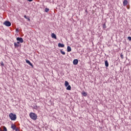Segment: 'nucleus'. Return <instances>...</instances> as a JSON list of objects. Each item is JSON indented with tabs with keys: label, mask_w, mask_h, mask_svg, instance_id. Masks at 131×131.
Segmentation results:
<instances>
[{
	"label": "nucleus",
	"mask_w": 131,
	"mask_h": 131,
	"mask_svg": "<svg viewBox=\"0 0 131 131\" xmlns=\"http://www.w3.org/2000/svg\"><path fill=\"white\" fill-rule=\"evenodd\" d=\"M67 52H71V47L68 46L67 47Z\"/></svg>",
	"instance_id": "ddd939ff"
},
{
	"label": "nucleus",
	"mask_w": 131,
	"mask_h": 131,
	"mask_svg": "<svg viewBox=\"0 0 131 131\" xmlns=\"http://www.w3.org/2000/svg\"><path fill=\"white\" fill-rule=\"evenodd\" d=\"M14 48H15V49H17V48H19V45L17 44V43H16V42H15L14 43Z\"/></svg>",
	"instance_id": "9b49d317"
},
{
	"label": "nucleus",
	"mask_w": 131,
	"mask_h": 131,
	"mask_svg": "<svg viewBox=\"0 0 131 131\" xmlns=\"http://www.w3.org/2000/svg\"><path fill=\"white\" fill-rule=\"evenodd\" d=\"M128 39L130 41L131 40V37L130 36L128 37Z\"/></svg>",
	"instance_id": "a878e982"
},
{
	"label": "nucleus",
	"mask_w": 131,
	"mask_h": 131,
	"mask_svg": "<svg viewBox=\"0 0 131 131\" xmlns=\"http://www.w3.org/2000/svg\"><path fill=\"white\" fill-rule=\"evenodd\" d=\"M28 2H33V0H27Z\"/></svg>",
	"instance_id": "cd10ccee"
},
{
	"label": "nucleus",
	"mask_w": 131,
	"mask_h": 131,
	"mask_svg": "<svg viewBox=\"0 0 131 131\" xmlns=\"http://www.w3.org/2000/svg\"><path fill=\"white\" fill-rule=\"evenodd\" d=\"M16 128L17 127L16 126V125H15V124H11V128L13 129V130H15Z\"/></svg>",
	"instance_id": "423d86ee"
},
{
	"label": "nucleus",
	"mask_w": 131,
	"mask_h": 131,
	"mask_svg": "<svg viewBox=\"0 0 131 131\" xmlns=\"http://www.w3.org/2000/svg\"><path fill=\"white\" fill-rule=\"evenodd\" d=\"M102 27L103 29H105L106 28V24H103L102 25Z\"/></svg>",
	"instance_id": "6ab92c4d"
},
{
	"label": "nucleus",
	"mask_w": 131,
	"mask_h": 131,
	"mask_svg": "<svg viewBox=\"0 0 131 131\" xmlns=\"http://www.w3.org/2000/svg\"><path fill=\"white\" fill-rule=\"evenodd\" d=\"M1 66H3L4 67V66H5V64H4V62L3 61H2L1 62Z\"/></svg>",
	"instance_id": "4be33fe9"
},
{
	"label": "nucleus",
	"mask_w": 131,
	"mask_h": 131,
	"mask_svg": "<svg viewBox=\"0 0 131 131\" xmlns=\"http://www.w3.org/2000/svg\"><path fill=\"white\" fill-rule=\"evenodd\" d=\"M36 108H37V106H36Z\"/></svg>",
	"instance_id": "c756f323"
},
{
	"label": "nucleus",
	"mask_w": 131,
	"mask_h": 131,
	"mask_svg": "<svg viewBox=\"0 0 131 131\" xmlns=\"http://www.w3.org/2000/svg\"><path fill=\"white\" fill-rule=\"evenodd\" d=\"M3 131H8V129H7V127H6V126H4L3 127Z\"/></svg>",
	"instance_id": "a211bd4d"
},
{
	"label": "nucleus",
	"mask_w": 131,
	"mask_h": 131,
	"mask_svg": "<svg viewBox=\"0 0 131 131\" xmlns=\"http://www.w3.org/2000/svg\"><path fill=\"white\" fill-rule=\"evenodd\" d=\"M64 85L65 86H68V85H69V82H68V81H66Z\"/></svg>",
	"instance_id": "dca6fc26"
},
{
	"label": "nucleus",
	"mask_w": 131,
	"mask_h": 131,
	"mask_svg": "<svg viewBox=\"0 0 131 131\" xmlns=\"http://www.w3.org/2000/svg\"><path fill=\"white\" fill-rule=\"evenodd\" d=\"M4 25H5V26H7V27H10L12 25V24H11V22L6 20L3 23Z\"/></svg>",
	"instance_id": "7ed1b4c3"
},
{
	"label": "nucleus",
	"mask_w": 131,
	"mask_h": 131,
	"mask_svg": "<svg viewBox=\"0 0 131 131\" xmlns=\"http://www.w3.org/2000/svg\"><path fill=\"white\" fill-rule=\"evenodd\" d=\"M24 18H25V19H27V20H28V21H30V18H29V17L26 16V15H24Z\"/></svg>",
	"instance_id": "f3484780"
},
{
	"label": "nucleus",
	"mask_w": 131,
	"mask_h": 131,
	"mask_svg": "<svg viewBox=\"0 0 131 131\" xmlns=\"http://www.w3.org/2000/svg\"><path fill=\"white\" fill-rule=\"evenodd\" d=\"M85 12H88V11H87V10H85Z\"/></svg>",
	"instance_id": "7c9ffc66"
},
{
	"label": "nucleus",
	"mask_w": 131,
	"mask_h": 131,
	"mask_svg": "<svg viewBox=\"0 0 131 131\" xmlns=\"http://www.w3.org/2000/svg\"><path fill=\"white\" fill-rule=\"evenodd\" d=\"M127 4H128V2L127 0H124L123 2V5L124 7H125L126 6H127Z\"/></svg>",
	"instance_id": "20e7f679"
},
{
	"label": "nucleus",
	"mask_w": 131,
	"mask_h": 131,
	"mask_svg": "<svg viewBox=\"0 0 131 131\" xmlns=\"http://www.w3.org/2000/svg\"><path fill=\"white\" fill-rule=\"evenodd\" d=\"M105 67H108L109 66V63H108V61L107 60L105 61Z\"/></svg>",
	"instance_id": "f8f14e48"
},
{
	"label": "nucleus",
	"mask_w": 131,
	"mask_h": 131,
	"mask_svg": "<svg viewBox=\"0 0 131 131\" xmlns=\"http://www.w3.org/2000/svg\"><path fill=\"white\" fill-rule=\"evenodd\" d=\"M16 43H17V45H19L20 44V41H17V42H16Z\"/></svg>",
	"instance_id": "bb28decb"
},
{
	"label": "nucleus",
	"mask_w": 131,
	"mask_h": 131,
	"mask_svg": "<svg viewBox=\"0 0 131 131\" xmlns=\"http://www.w3.org/2000/svg\"><path fill=\"white\" fill-rule=\"evenodd\" d=\"M82 96H83L84 97H86V96H88V94L86 93L85 92H84L82 93Z\"/></svg>",
	"instance_id": "2eb2a0df"
},
{
	"label": "nucleus",
	"mask_w": 131,
	"mask_h": 131,
	"mask_svg": "<svg viewBox=\"0 0 131 131\" xmlns=\"http://www.w3.org/2000/svg\"><path fill=\"white\" fill-rule=\"evenodd\" d=\"M74 65H77L78 64V59H74L73 60Z\"/></svg>",
	"instance_id": "6e6552de"
},
{
	"label": "nucleus",
	"mask_w": 131,
	"mask_h": 131,
	"mask_svg": "<svg viewBox=\"0 0 131 131\" xmlns=\"http://www.w3.org/2000/svg\"><path fill=\"white\" fill-rule=\"evenodd\" d=\"M58 46V48H64L65 47V45L64 44H62L61 43H59Z\"/></svg>",
	"instance_id": "1a4fd4ad"
},
{
	"label": "nucleus",
	"mask_w": 131,
	"mask_h": 131,
	"mask_svg": "<svg viewBox=\"0 0 131 131\" xmlns=\"http://www.w3.org/2000/svg\"><path fill=\"white\" fill-rule=\"evenodd\" d=\"M0 131H3V130H2V128H0Z\"/></svg>",
	"instance_id": "c85d7f7f"
},
{
	"label": "nucleus",
	"mask_w": 131,
	"mask_h": 131,
	"mask_svg": "<svg viewBox=\"0 0 131 131\" xmlns=\"http://www.w3.org/2000/svg\"><path fill=\"white\" fill-rule=\"evenodd\" d=\"M120 57H121V59H123V54H122V53L121 54Z\"/></svg>",
	"instance_id": "5701e85b"
},
{
	"label": "nucleus",
	"mask_w": 131,
	"mask_h": 131,
	"mask_svg": "<svg viewBox=\"0 0 131 131\" xmlns=\"http://www.w3.org/2000/svg\"><path fill=\"white\" fill-rule=\"evenodd\" d=\"M60 53L62 54V55H65V52L63 51L62 50H60Z\"/></svg>",
	"instance_id": "aec40b11"
},
{
	"label": "nucleus",
	"mask_w": 131,
	"mask_h": 131,
	"mask_svg": "<svg viewBox=\"0 0 131 131\" xmlns=\"http://www.w3.org/2000/svg\"><path fill=\"white\" fill-rule=\"evenodd\" d=\"M67 91H71V86L69 85L68 87L67 88Z\"/></svg>",
	"instance_id": "4468645a"
},
{
	"label": "nucleus",
	"mask_w": 131,
	"mask_h": 131,
	"mask_svg": "<svg viewBox=\"0 0 131 131\" xmlns=\"http://www.w3.org/2000/svg\"><path fill=\"white\" fill-rule=\"evenodd\" d=\"M16 33H18V32H19V29H16Z\"/></svg>",
	"instance_id": "393cba45"
},
{
	"label": "nucleus",
	"mask_w": 131,
	"mask_h": 131,
	"mask_svg": "<svg viewBox=\"0 0 131 131\" xmlns=\"http://www.w3.org/2000/svg\"><path fill=\"white\" fill-rule=\"evenodd\" d=\"M49 11H50V9L49 8L45 9V12H46V13H48V12H49Z\"/></svg>",
	"instance_id": "412c9836"
},
{
	"label": "nucleus",
	"mask_w": 131,
	"mask_h": 131,
	"mask_svg": "<svg viewBox=\"0 0 131 131\" xmlns=\"http://www.w3.org/2000/svg\"><path fill=\"white\" fill-rule=\"evenodd\" d=\"M26 63L29 64V65H30V66H31L32 67H33V65L32 64V63H31L30 61H29V60H26Z\"/></svg>",
	"instance_id": "0eeeda50"
},
{
	"label": "nucleus",
	"mask_w": 131,
	"mask_h": 131,
	"mask_svg": "<svg viewBox=\"0 0 131 131\" xmlns=\"http://www.w3.org/2000/svg\"><path fill=\"white\" fill-rule=\"evenodd\" d=\"M51 37L52 38H55V39H57V36H56V34L54 33H52Z\"/></svg>",
	"instance_id": "9d476101"
},
{
	"label": "nucleus",
	"mask_w": 131,
	"mask_h": 131,
	"mask_svg": "<svg viewBox=\"0 0 131 131\" xmlns=\"http://www.w3.org/2000/svg\"><path fill=\"white\" fill-rule=\"evenodd\" d=\"M14 130H15V131H20V130L19 129V128L18 127H16Z\"/></svg>",
	"instance_id": "b1692460"
},
{
	"label": "nucleus",
	"mask_w": 131,
	"mask_h": 131,
	"mask_svg": "<svg viewBox=\"0 0 131 131\" xmlns=\"http://www.w3.org/2000/svg\"><path fill=\"white\" fill-rule=\"evenodd\" d=\"M29 116L33 120H36L37 119V115L34 113H30Z\"/></svg>",
	"instance_id": "f257e3e1"
},
{
	"label": "nucleus",
	"mask_w": 131,
	"mask_h": 131,
	"mask_svg": "<svg viewBox=\"0 0 131 131\" xmlns=\"http://www.w3.org/2000/svg\"><path fill=\"white\" fill-rule=\"evenodd\" d=\"M9 116L11 120L15 121L16 120V119H17V115H16V114H13L12 113L9 114Z\"/></svg>",
	"instance_id": "f03ea898"
},
{
	"label": "nucleus",
	"mask_w": 131,
	"mask_h": 131,
	"mask_svg": "<svg viewBox=\"0 0 131 131\" xmlns=\"http://www.w3.org/2000/svg\"><path fill=\"white\" fill-rule=\"evenodd\" d=\"M16 40L18 41H19L21 43L23 42V38H22V37H17L16 38Z\"/></svg>",
	"instance_id": "39448f33"
}]
</instances>
